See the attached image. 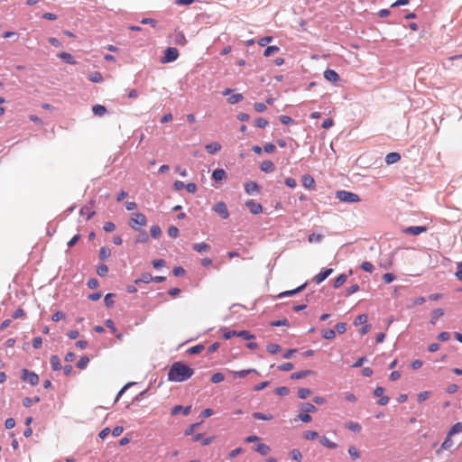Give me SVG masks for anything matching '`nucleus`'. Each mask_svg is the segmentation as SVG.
I'll return each mask as SVG.
<instances>
[{
	"label": "nucleus",
	"mask_w": 462,
	"mask_h": 462,
	"mask_svg": "<svg viewBox=\"0 0 462 462\" xmlns=\"http://www.w3.org/2000/svg\"><path fill=\"white\" fill-rule=\"evenodd\" d=\"M251 373H256L255 369H246V370H241V371H233L232 374L235 378H244L250 374Z\"/></svg>",
	"instance_id": "obj_24"
},
{
	"label": "nucleus",
	"mask_w": 462,
	"mask_h": 462,
	"mask_svg": "<svg viewBox=\"0 0 462 462\" xmlns=\"http://www.w3.org/2000/svg\"><path fill=\"white\" fill-rule=\"evenodd\" d=\"M253 417L255 420H271L273 418L272 414H263L262 412H254Z\"/></svg>",
	"instance_id": "obj_38"
},
{
	"label": "nucleus",
	"mask_w": 462,
	"mask_h": 462,
	"mask_svg": "<svg viewBox=\"0 0 462 462\" xmlns=\"http://www.w3.org/2000/svg\"><path fill=\"white\" fill-rule=\"evenodd\" d=\"M246 207L249 208L252 214L257 215L263 212V207L260 203H257L252 199L245 202Z\"/></svg>",
	"instance_id": "obj_11"
},
{
	"label": "nucleus",
	"mask_w": 462,
	"mask_h": 462,
	"mask_svg": "<svg viewBox=\"0 0 462 462\" xmlns=\"http://www.w3.org/2000/svg\"><path fill=\"white\" fill-rule=\"evenodd\" d=\"M64 318H65L64 313H63L62 311H60V310H59V311H56V312L52 315L51 319H52L53 321H55V322H58V321H60V320L63 319Z\"/></svg>",
	"instance_id": "obj_63"
},
{
	"label": "nucleus",
	"mask_w": 462,
	"mask_h": 462,
	"mask_svg": "<svg viewBox=\"0 0 462 462\" xmlns=\"http://www.w3.org/2000/svg\"><path fill=\"white\" fill-rule=\"evenodd\" d=\"M300 410L307 413H310L315 412L317 411V408L310 402H304L300 405Z\"/></svg>",
	"instance_id": "obj_37"
},
{
	"label": "nucleus",
	"mask_w": 462,
	"mask_h": 462,
	"mask_svg": "<svg viewBox=\"0 0 462 462\" xmlns=\"http://www.w3.org/2000/svg\"><path fill=\"white\" fill-rule=\"evenodd\" d=\"M88 79L92 82L100 83L103 81V76L99 71H93L88 75Z\"/></svg>",
	"instance_id": "obj_30"
},
{
	"label": "nucleus",
	"mask_w": 462,
	"mask_h": 462,
	"mask_svg": "<svg viewBox=\"0 0 462 462\" xmlns=\"http://www.w3.org/2000/svg\"><path fill=\"white\" fill-rule=\"evenodd\" d=\"M244 99V96L242 94H234L232 96H230L228 98H227V102L231 105H234V104H237L239 102H241L242 100Z\"/></svg>",
	"instance_id": "obj_34"
},
{
	"label": "nucleus",
	"mask_w": 462,
	"mask_h": 462,
	"mask_svg": "<svg viewBox=\"0 0 462 462\" xmlns=\"http://www.w3.org/2000/svg\"><path fill=\"white\" fill-rule=\"evenodd\" d=\"M445 311L443 309H435L431 312L430 323L435 325L438 319L444 315Z\"/></svg>",
	"instance_id": "obj_20"
},
{
	"label": "nucleus",
	"mask_w": 462,
	"mask_h": 462,
	"mask_svg": "<svg viewBox=\"0 0 462 462\" xmlns=\"http://www.w3.org/2000/svg\"><path fill=\"white\" fill-rule=\"evenodd\" d=\"M430 396L431 393L430 391H423L417 395V401L418 402L421 403L428 400Z\"/></svg>",
	"instance_id": "obj_40"
},
{
	"label": "nucleus",
	"mask_w": 462,
	"mask_h": 462,
	"mask_svg": "<svg viewBox=\"0 0 462 462\" xmlns=\"http://www.w3.org/2000/svg\"><path fill=\"white\" fill-rule=\"evenodd\" d=\"M106 232H113L116 230V225L113 222H106L103 226Z\"/></svg>",
	"instance_id": "obj_62"
},
{
	"label": "nucleus",
	"mask_w": 462,
	"mask_h": 462,
	"mask_svg": "<svg viewBox=\"0 0 462 462\" xmlns=\"http://www.w3.org/2000/svg\"><path fill=\"white\" fill-rule=\"evenodd\" d=\"M318 437H319V434L317 431L308 430V431L304 432V438L308 440L316 439Z\"/></svg>",
	"instance_id": "obj_53"
},
{
	"label": "nucleus",
	"mask_w": 462,
	"mask_h": 462,
	"mask_svg": "<svg viewBox=\"0 0 462 462\" xmlns=\"http://www.w3.org/2000/svg\"><path fill=\"white\" fill-rule=\"evenodd\" d=\"M59 57L63 60L65 62L69 63V64H75L76 61L75 60L73 59V57L71 56V54L68 53V52H65V51H62L59 54Z\"/></svg>",
	"instance_id": "obj_32"
},
{
	"label": "nucleus",
	"mask_w": 462,
	"mask_h": 462,
	"mask_svg": "<svg viewBox=\"0 0 462 462\" xmlns=\"http://www.w3.org/2000/svg\"><path fill=\"white\" fill-rule=\"evenodd\" d=\"M40 402V398L39 397H35L33 399L32 398H29V397H26L23 400V404L25 406V407H30L31 405H32L33 403H37Z\"/></svg>",
	"instance_id": "obj_46"
},
{
	"label": "nucleus",
	"mask_w": 462,
	"mask_h": 462,
	"mask_svg": "<svg viewBox=\"0 0 462 462\" xmlns=\"http://www.w3.org/2000/svg\"><path fill=\"white\" fill-rule=\"evenodd\" d=\"M255 450L258 453H260L261 455L265 456V455H267L270 452L271 448H270V447L268 445L263 444V443H260V444L257 445Z\"/></svg>",
	"instance_id": "obj_33"
},
{
	"label": "nucleus",
	"mask_w": 462,
	"mask_h": 462,
	"mask_svg": "<svg viewBox=\"0 0 462 462\" xmlns=\"http://www.w3.org/2000/svg\"><path fill=\"white\" fill-rule=\"evenodd\" d=\"M191 410V406L182 407L180 405H176L171 409V415H178L180 411L183 412L184 415H189Z\"/></svg>",
	"instance_id": "obj_16"
},
{
	"label": "nucleus",
	"mask_w": 462,
	"mask_h": 462,
	"mask_svg": "<svg viewBox=\"0 0 462 462\" xmlns=\"http://www.w3.org/2000/svg\"><path fill=\"white\" fill-rule=\"evenodd\" d=\"M210 245L208 244H206L204 242L202 243H197L193 245V249L197 251L198 253H205L208 252L210 250Z\"/></svg>",
	"instance_id": "obj_23"
},
{
	"label": "nucleus",
	"mask_w": 462,
	"mask_h": 462,
	"mask_svg": "<svg viewBox=\"0 0 462 462\" xmlns=\"http://www.w3.org/2000/svg\"><path fill=\"white\" fill-rule=\"evenodd\" d=\"M427 231V227L424 226H409L403 229V233L406 235L419 236Z\"/></svg>",
	"instance_id": "obj_10"
},
{
	"label": "nucleus",
	"mask_w": 462,
	"mask_h": 462,
	"mask_svg": "<svg viewBox=\"0 0 462 462\" xmlns=\"http://www.w3.org/2000/svg\"><path fill=\"white\" fill-rule=\"evenodd\" d=\"M361 268L367 273H372L374 269V265L370 262H364L361 264Z\"/></svg>",
	"instance_id": "obj_61"
},
{
	"label": "nucleus",
	"mask_w": 462,
	"mask_h": 462,
	"mask_svg": "<svg viewBox=\"0 0 462 462\" xmlns=\"http://www.w3.org/2000/svg\"><path fill=\"white\" fill-rule=\"evenodd\" d=\"M226 177V173L223 169H217L212 173V178L215 180H222Z\"/></svg>",
	"instance_id": "obj_29"
},
{
	"label": "nucleus",
	"mask_w": 462,
	"mask_h": 462,
	"mask_svg": "<svg viewBox=\"0 0 462 462\" xmlns=\"http://www.w3.org/2000/svg\"><path fill=\"white\" fill-rule=\"evenodd\" d=\"M152 281V276L151 273H143L141 278L139 279H136L134 281V283L138 284L140 282H145V283H149L150 282Z\"/></svg>",
	"instance_id": "obj_35"
},
{
	"label": "nucleus",
	"mask_w": 462,
	"mask_h": 462,
	"mask_svg": "<svg viewBox=\"0 0 462 462\" xmlns=\"http://www.w3.org/2000/svg\"><path fill=\"white\" fill-rule=\"evenodd\" d=\"M151 236L153 237V238H158L161 234H162V230H161V227L159 226H152L151 227Z\"/></svg>",
	"instance_id": "obj_51"
},
{
	"label": "nucleus",
	"mask_w": 462,
	"mask_h": 462,
	"mask_svg": "<svg viewBox=\"0 0 462 462\" xmlns=\"http://www.w3.org/2000/svg\"><path fill=\"white\" fill-rule=\"evenodd\" d=\"M346 280H347V276H346V274L342 273V274L338 275V276L335 279V281H334L333 287H334L335 289H337V288L341 287V286H342V285L346 282Z\"/></svg>",
	"instance_id": "obj_25"
},
{
	"label": "nucleus",
	"mask_w": 462,
	"mask_h": 462,
	"mask_svg": "<svg viewBox=\"0 0 462 462\" xmlns=\"http://www.w3.org/2000/svg\"><path fill=\"white\" fill-rule=\"evenodd\" d=\"M97 274H98L99 276L104 277V276H106V275L107 274V273H108V267H107L106 264H104V263L99 264V265L97 266Z\"/></svg>",
	"instance_id": "obj_47"
},
{
	"label": "nucleus",
	"mask_w": 462,
	"mask_h": 462,
	"mask_svg": "<svg viewBox=\"0 0 462 462\" xmlns=\"http://www.w3.org/2000/svg\"><path fill=\"white\" fill-rule=\"evenodd\" d=\"M460 432H462V422H457L451 427L448 433H449V436H453Z\"/></svg>",
	"instance_id": "obj_39"
},
{
	"label": "nucleus",
	"mask_w": 462,
	"mask_h": 462,
	"mask_svg": "<svg viewBox=\"0 0 462 462\" xmlns=\"http://www.w3.org/2000/svg\"><path fill=\"white\" fill-rule=\"evenodd\" d=\"M348 454L354 458V459H357L360 457V452L359 450L354 447V446H350L348 448Z\"/></svg>",
	"instance_id": "obj_48"
},
{
	"label": "nucleus",
	"mask_w": 462,
	"mask_h": 462,
	"mask_svg": "<svg viewBox=\"0 0 462 462\" xmlns=\"http://www.w3.org/2000/svg\"><path fill=\"white\" fill-rule=\"evenodd\" d=\"M306 286H307V283H304V284L297 287L294 290H291V291H286L281 292L279 294V298L295 295V294L302 291L306 288Z\"/></svg>",
	"instance_id": "obj_15"
},
{
	"label": "nucleus",
	"mask_w": 462,
	"mask_h": 462,
	"mask_svg": "<svg viewBox=\"0 0 462 462\" xmlns=\"http://www.w3.org/2000/svg\"><path fill=\"white\" fill-rule=\"evenodd\" d=\"M146 224H147V219H146V217L143 213L135 212V213L132 214L130 220H129V226L133 229L137 230V229H139L140 226H143Z\"/></svg>",
	"instance_id": "obj_2"
},
{
	"label": "nucleus",
	"mask_w": 462,
	"mask_h": 462,
	"mask_svg": "<svg viewBox=\"0 0 462 462\" xmlns=\"http://www.w3.org/2000/svg\"><path fill=\"white\" fill-rule=\"evenodd\" d=\"M346 427L349 430H351L353 432H356V433L360 432V430H361L360 424L357 422H355V421H348L347 423H346Z\"/></svg>",
	"instance_id": "obj_36"
},
{
	"label": "nucleus",
	"mask_w": 462,
	"mask_h": 462,
	"mask_svg": "<svg viewBox=\"0 0 462 462\" xmlns=\"http://www.w3.org/2000/svg\"><path fill=\"white\" fill-rule=\"evenodd\" d=\"M312 374H313V371H311V370H302V371H299V372L291 374V379L299 380V379L304 378Z\"/></svg>",
	"instance_id": "obj_21"
},
{
	"label": "nucleus",
	"mask_w": 462,
	"mask_h": 462,
	"mask_svg": "<svg viewBox=\"0 0 462 462\" xmlns=\"http://www.w3.org/2000/svg\"><path fill=\"white\" fill-rule=\"evenodd\" d=\"M332 273V268L324 269L313 277V282L317 284H319L325 281Z\"/></svg>",
	"instance_id": "obj_8"
},
{
	"label": "nucleus",
	"mask_w": 462,
	"mask_h": 462,
	"mask_svg": "<svg viewBox=\"0 0 462 462\" xmlns=\"http://www.w3.org/2000/svg\"><path fill=\"white\" fill-rule=\"evenodd\" d=\"M325 339H333L336 337V332L333 329H327L322 334Z\"/></svg>",
	"instance_id": "obj_59"
},
{
	"label": "nucleus",
	"mask_w": 462,
	"mask_h": 462,
	"mask_svg": "<svg viewBox=\"0 0 462 462\" xmlns=\"http://www.w3.org/2000/svg\"><path fill=\"white\" fill-rule=\"evenodd\" d=\"M110 256V249L107 247H102L99 252V257L101 260H105Z\"/></svg>",
	"instance_id": "obj_54"
},
{
	"label": "nucleus",
	"mask_w": 462,
	"mask_h": 462,
	"mask_svg": "<svg viewBox=\"0 0 462 462\" xmlns=\"http://www.w3.org/2000/svg\"><path fill=\"white\" fill-rule=\"evenodd\" d=\"M179 57V51L174 47H168L164 51V56L162 58V62H172L176 60Z\"/></svg>",
	"instance_id": "obj_4"
},
{
	"label": "nucleus",
	"mask_w": 462,
	"mask_h": 462,
	"mask_svg": "<svg viewBox=\"0 0 462 462\" xmlns=\"http://www.w3.org/2000/svg\"><path fill=\"white\" fill-rule=\"evenodd\" d=\"M237 337H240L246 340L254 338V336L250 334L247 330H242L237 332Z\"/></svg>",
	"instance_id": "obj_58"
},
{
	"label": "nucleus",
	"mask_w": 462,
	"mask_h": 462,
	"mask_svg": "<svg viewBox=\"0 0 462 462\" xmlns=\"http://www.w3.org/2000/svg\"><path fill=\"white\" fill-rule=\"evenodd\" d=\"M245 190L247 194H253L259 191V186L255 181H248L245 184Z\"/></svg>",
	"instance_id": "obj_17"
},
{
	"label": "nucleus",
	"mask_w": 462,
	"mask_h": 462,
	"mask_svg": "<svg viewBox=\"0 0 462 462\" xmlns=\"http://www.w3.org/2000/svg\"><path fill=\"white\" fill-rule=\"evenodd\" d=\"M50 362H51V368L54 371H58V370L61 369L60 360L58 356H51V359H50Z\"/></svg>",
	"instance_id": "obj_28"
},
{
	"label": "nucleus",
	"mask_w": 462,
	"mask_h": 462,
	"mask_svg": "<svg viewBox=\"0 0 462 462\" xmlns=\"http://www.w3.org/2000/svg\"><path fill=\"white\" fill-rule=\"evenodd\" d=\"M200 423H193L189 425L184 431L185 436H189L199 427Z\"/></svg>",
	"instance_id": "obj_50"
},
{
	"label": "nucleus",
	"mask_w": 462,
	"mask_h": 462,
	"mask_svg": "<svg viewBox=\"0 0 462 462\" xmlns=\"http://www.w3.org/2000/svg\"><path fill=\"white\" fill-rule=\"evenodd\" d=\"M323 239V236L320 234H311L308 237L310 243H319Z\"/></svg>",
	"instance_id": "obj_49"
},
{
	"label": "nucleus",
	"mask_w": 462,
	"mask_h": 462,
	"mask_svg": "<svg viewBox=\"0 0 462 462\" xmlns=\"http://www.w3.org/2000/svg\"><path fill=\"white\" fill-rule=\"evenodd\" d=\"M290 457L296 461H301L302 454L299 449L294 448L290 452Z\"/></svg>",
	"instance_id": "obj_41"
},
{
	"label": "nucleus",
	"mask_w": 462,
	"mask_h": 462,
	"mask_svg": "<svg viewBox=\"0 0 462 462\" xmlns=\"http://www.w3.org/2000/svg\"><path fill=\"white\" fill-rule=\"evenodd\" d=\"M279 51H280V48H279V47H277V46H274V45H273V46H268V47L265 49V51H264V52H263V55H264L265 57H269V56H271V55H273V54H274V53L278 52Z\"/></svg>",
	"instance_id": "obj_42"
},
{
	"label": "nucleus",
	"mask_w": 462,
	"mask_h": 462,
	"mask_svg": "<svg viewBox=\"0 0 462 462\" xmlns=\"http://www.w3.org/2000/svg\"><path fill=\"white\" fill-rule=\"evenodd\" d=\"M25 317V312L23 309L19 308L17 310H15L13 314H12V318L16 319H21V318H23Z\"/></svg>",
	"instance_id": "obj_57"
},
{
	"label": "nucleus",
	"mask_w": 462,
	"mask_h": 462,
	"mask_svg": "<svg viewBox=\"0 0 462 462\" xmlns=\"http://www.w3.org/2000/svg\"><path fill=\"white\" fill-rule=\"evenodd\" d=\"M225 379V376L222 373H215L212 376H211V382L213 383H220L222 381H224Z\"/></svg>",
	"instance_id": "obj_52"
},
{
	"label": "nucleus",
	"mask_w": 462,
	"mask_h": 462,
	"mask_svg": "<svg viewBox=\"0 0 462 462\" xmlns=\"http://www.w3.org/2000/svg\"><path fill=\"white\" fill-rule=\"evenodd\" d=\"M401 160V155L398 152H390L385 156V162L387 164H393L398 162Z\"/></svg>",
	"instance_id": "obj_18"
},
{
	"label": "nucleus",
	"mask_w": 462,
	"mask_h": 462,
	"mask_svg": "<svg viewBox=\"0 0 462 462\" xmlns=\"http://www.w3.org/2000/svg\"><path fill=\"white\" fill-rule=\"evenodd\" d=\"M205 149L206 151L210 153V154H214L216 152H217L218 151H220L221 149V145L219 143L217 142H214V143H208L205 146Z\"/></svg>",
	"instance_id": "obj_22"
},
{
	"label": "nucleus",
	"mask_w": 462,
	"mask_h": 462,
	"mask_svg": "<svg viewBox=\"0 0 462 462\" xmlns=\"http://www.w3.org/2000/svg\"><path fill=\"white\" fill-rule=\"evenodd\" d=\"M302 185L306 189H313L315 188V180L310 174H305L301 178Z\"/></svg>",
	"instance_id": "obj_12"
},
{
	"label": "nucleus",
	"mask_w": 462,
	"mask_h": 462,
	"mask_svg": "<svg viewBox=\"0 0 462 462\" xmlns=\"http://www.w3.org/2000/svg\"><path fill=\"white\" fill-rule=\"evenodd\" d=\"M324 78L331 82H337L340 79L337 72L330 69L324 71Z\"/></svg>",
	"instance_id": "obj_13"
},
{
	"label": "nucleus",
	"mask_w": 462,
	"mask_h": 462,
	"mask_svg": "<svg viewBox=\"0 0 462 462\" xmlns=\"http://www.w3.org/2000/svg\"><path fill=\"white\" fill-rule=\"evenodd\" d=\"M384 393V389L382 387V386H377L374 391V395L376 396V397H381L379 399V401L377 402V403L379 405H386L388 402H389V397L388 396H383Z\"/></svg>",
	"instance_id": "obj_9"
},
{
	"label": "nucleus",
	"mask_w": 462,
	"mask_h": 462,
	"mask_svg": "<svg viewBox=\"0 0 462 462\" xmlns=\"http://www.w3.org/2000/svg\"><path fill=\"white\" fill-rule=\"evenodd\" d=\"M92 111L96 116H102L106 113V108L102 105H95Z\"/></svg>",
	"instance_id": "obj_31"
},
{
	"label": "nucleus",
	"mask_w": 462,
	"mask_h": 462,
	"mask_svg": "<svg viewBox=\"0 0 462 462\" xmlns=\"http://www.w3.org/2000/svg\"><path fill=\"white\" fill-rule=\"evenodd\" d=\"M213 209L224 219H226L229 217V211L227 209V207L226 203L223 201L216 203Z\"/></svg>",
	"instance_id": "obj_7"
},
{
	"label": "nucleus",
	"mask_w": 462,
	"mask_h": 462,
	"mask_svg": "<svg viewBox=\"0 0 462 462\" xmlns=\"http://www.w3.org/2000/svg\"><path fill=\"white\" fill-rule=\"evenodd\" d=\"M268 125V121L263 117H259L255 120V126L259 128H264Z\"/></svg>",
	"instance_id": "obj_60"
},
{
	"label": "nucleus",
	"mask_w": 462,
	"mask_h": 462,
	"mask_svg": "<svg viewBox=\"0 0 462 462\" xmlns=\"http://www.w3.org/2000/svg\"><path fill=\"white\" fill-rule=\"evenodd\" d=\"M168 234L171 237H177L179 236V229L178 227L174 226H171L169 227L168 229Z\"/></svg>",
	"instance_id": "obj_64"
},
{
	"label": "nucleus",
	"mask_w": 462,
	"mask_h": 462,
	"mask_svg": "<svg viewBox=\"0 0 462 462\" xmlns=\"http://www.w3.org/2000/svg\"><path fill=\"white\" fill-rule=\"evenodd\" d=\"M22 379L27 381L31 385H37L39 383V376L34 372H30L27 369L23 370Z\"/></svg>",
	"instance_id": "obj_6"
},
{
	"label": "nucleus",
	"mask_w": 462,
	"mask_h": 462,
	"mask_svg": "<svg viewBox=\"0 0 462 462\" xmlns=\"http://www.w3.org/2000/svg\"><path fill=\"white\" fill-rule=\"evenodd\" d=\"M114 297H115V294L113 293H107L106 296H105V304L107 306V307H111L114 305Z\"/></svg>",
	"instance_id": "obj_55"
},
{
	"label": "nucleus",
	"mask_w": 462,
	"mask_h": 462,
	"mask_svg": "<svg viewBox=\"0 0 462 462\" xmlns=\"http://www.w3.org/2000/svg\"><path fill=\"white\" fill-rule=\"evenodd\" d=\"M89 363V358L88 356H82L77 363V366L79 369H84Z\"/></svg>",
	"instance_id": "obj_44"
},
{
	"label": "nucleus",
	"mask_w": 462,
	"mask_h": 462,
	"mask_svg": "<svg viewBox=\"0 0 462 462\" xmlns=\"http://www.w3.org/2000/svg\"><path fill=\"white\" fill-rule=\"evenodd\" d=\"M367 319H368V317L366 314H361L359 316H357L354 321V324L356 326H359V325H362V324H365L367 322Z\"/></svg>",
	"instance_id": "obj_43"
},
{
	"label": "nucleus",
	"mask_w": 462,
	"mask_h": 462,
	"mask_svg": "<svg viewBox=\"0 0 462 462\" xmlns=\"http://www.w3.org/2000/svg\"><path fill=\"white\" fill-rule=\"evenodd\" d=\"M79 213L81 216H85L87 220L90 219L95 215L93 205L90 204L82 207Z\"/></svg>",
	"instance_id": "obj_14"
},
{
	"label": "nucleus",
	"mask_w": 462,
	"mask_h": 462,
	"mask_svg": "<svg viewBox=\"0 0 462 462\" xmlns=\"http://www.w3.org/2000/svg\"><path fill=\"white\" fill-rule=\"evenodd\" d=\"M194 374V369L188 365L178 361L174 362L168 371V380L181 383L189 380Z\"/></svg>",
	"instance_id": "obj_1"
},
{
	"label": "nucleus",
	"mask_w": 462,
	"mask_h": 462,
	"mask_svg": "<svg viewBox=\"0 0 462 462\" xmlns=\"http://www.w3.org/2000/svg\"><path fill=\"white\" fill-rule=\"evenodd\" d=\"M320 443L322 446L328 448H330V449H334L337 447V444L331 441L328 438L323 436L321 439H320Z\"/></svg>",
	"instance_id": "obj_27"
},
{
	"label": "nucleus",
	"mask_w": 462,
	"mask_h": 462,
	"mask_svg": "<svg viewBox=\"0 0 462 462\" xmlns=\"http://www.w3.org/2000/svg\"><path fill=\"white\" fill-rule=\"evenodd\" d=\"M451 437L452 436H449V433L447 434V437L443 443L441 444L440 448L437 451L438 453H440V451L448 449L452 447L453 442L451 441Z\"/></svg>",
	"instance_id": "obj_26"
},
{
	"label": "nucleus",
	"mask_w": 462,
	"mask_h": 462,
	"mask_svg": "<svg viewBox=\"0 0 462 462\" xmlns=\"http://www.w3.org/2000/svg\"><path fill=\"white\" fill-rule=\"evenodd\" d=\"M281 350V346L277 344H269L267 346V351L271 354H276Z\"/></svg>",
	"instance_id": "obj_56"
},
{
	"label": "nucleus",
	"mask_w": 462,
	"mask_h": 462,
	"mask_svg": "<svg viewBox=\"0 0 462 462\" xmlns=\"http://www.w3.org/2000/svg\"><path fill=\"white\" fill-rule=\"evenodd\" d=\"M171 41L174 44L179 46H185L187 44V39L182 31L175 30L171 35Z\"/></svg>",
	"instance_id": "obj_5"
},
{
	"label": "nucleus",
	"mask_w": 462,
	"mask_h": 462,
	"mask_svg": "<svg viewBox=\"0 0 462 462\" xmlns=\"http://www.w3.org/2000/svg\"><path fill=\"white\" fill-rule=\"evenodd\" d=\"M260 169L263 172H273L275 167L272 161L266 160L261 162Z\"/></svg>",
	"instance_id": "obj_19"
},
{
	"label": "nucleus",
	"mask_w": 462,
	"mask_h": 462,
	"mask_svg": "<svg viewBox=\"0 0 462 462\" xmlns=\"http://www.w3.org/2000/svg\"><path fill=\"white\" fill-rule=\"evenodd\" d=\"M336 198L340 201L347 203H355L360 201V198L357 194L346 190H337L336 192Z\"/></svg>",
	"instance_id": "obj_3"
},
{
	"label": "nucleus",
	"mask_w": 462,
	"mask_h": 462,
	"mask_svg": "<svg viewBox=\"0 0 462 462\" xmlns=\"http://www.w3.org/2000/svg\"><path fill=\"white\" fill-rule=\"evenodd\" d=\"M311 393V391L308 388H300L298 390V396L300 399H306L308 396H310Z\"/></svg>",
	"instance_id": "obj_45"
}]
</instances>
